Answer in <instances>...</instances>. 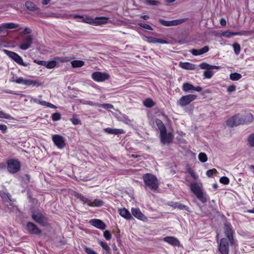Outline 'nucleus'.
Wrapping results in <instances>:
<instances>
[{
	"mask_svg": "<svg viewBox=\"0 0 254 254\" xmlns=\"http://www.w3.org/2000/svg\"><path fill=\"white\" fill-rule=\"evenodd\" d=\"M253 120V116L250 113L248 114L245 118H243L240 114H236L227 120L226 125L228 127H237L243 125L246 122V121L252 122Z\"/></svg>",
	"mask_w": 254,
	"mask_h": 254,
	"instance_id": "f257e3e1",
	"label": "nucleus"
},
{
	"mask_svg": "<svg viewBox=\"0 0 254 254\" xmlns=\"http://www.w3.org/2000/svg\"><path fill=\"white\" fill-rule=\"evenodd\" d=\"M143 182L145 190H151L156 191L159 188V183L156 177L151 174L146 173L143 176Z\"/></svg>",
	"mask_w": 254,
	"mask_h": 254,
	"instance_id": "f03ea898",
	"label": "nucleus"
},
{
	"mask_svg": "<svg viewBox=\"0 0 254 254\" xmlns=\"http://www.w3.org/2000/svg\"><path fill=\"white\" fill-rule=\"evenodd\" d=\"M160 132V140L163 144L170 143L174 138L171 128H159Z\"/></svg>",
	"mask_w": 254,
	"mask_h": 254,
	"instance_id": "7ed1b4c3",
	"label": "nucleus"
},
{
	"mask_svg": "<svg viewBox=\"0 0 254 254\" xmlns=\"http://www.w3.org/2000/svg\"><path fill=\"white\" fill-rule=\"evenodd\" d=\"M2 51L8 57L11 58L13 61L20 65L28 66L30 65L29 63L23 62L22 58L17 53L5 49L2 50Z\"/></svg>",
	"mask_w": 254,
	"mask_h": 254,
	"instance_id": "20e7f679",
	"label": "nucleus"
},
{
	"mask_svg": "<svg viewBox=\"0 0 254 254\" xmlns=\"http://www.w3.org/2000/svg\"><path fill=\"white\" fill-rule=\"evenodd\" d=\"M78 198L84 204H87L90 207H100L104 204V202L101 199H95L92 200L89 198L84 197L83 195L80 194Z\"/></svg>",
	"mask_w": 254,
	"mask_h": 254,
	"instance_id": "39448f33",
	"label": "nucleus"
},
{
	"mask_svg": "<svg viewBox=\"0 0 254 254\" xmlns=\"http://www.w3.org/2000/svg\"><path fill=\"white\" fill-rule=\"evenodd\" d=\"M32 218L35 221L41 225L45 226L47 223L46 217L39 210L33 212Z\"/></svg>",
	"mask_w": 254,
	"mask_h": 254,
	"instance_id": "423d86ee",
	"label": "nucleus"
},
{
	"mask_svg": "<svg viewBox=\"0 0 254 254\" xmlns=\"http://www.w3.org/2000/svg\"><path fill=\"white\" fill-rule=\"evenodd\" d=\"M188 20V18H182L179 19L173 20L171 21H167L163 19H159L158 21L163 26H177L182 23L185 22Z\"/></svg>",
	"mask_w": 254,
	"mask_h": 254,
	"instance_id": "0eeeda50",
	"label": "nucleus"
},
{
	"mask_svg": "<svg viewBox=\"0 0 254 254\" xmlns=\"http://www.w3.org/2000/svg\"><path fill=\"white\" fill-rule=\"evenodd\" d=\"M224 233L227 237L231 245H235V241L233 238L234 231L232 230V227L230 223L225 222L224 224Z\"/></svg>",
	"mask_w": 254,
	"mask_h": 254,
	"instance_id": "6e6552de",
	"label": "nucleus"
},
{
	"mask_svg": "<svg viewBox=\"0 0 254 254\" xmlns=\"http://www.w3.org/2000/svg\"><path fill=\"white\" fill-rule=\"evenodd\" d=\"M196 97V95L193 94L183 96L178 101V104L181 107H184L194 100Z\"/></svg>",
	"mask_w": 254,
	"mask_h": 254,
	"instance_id": "1a4fd4ad",
	"label": "nucleus"
},
{
	"mask_svg": "<svg viewBox=\"0 0 254 254\" xmlns=\"http://www.w3.org/2000/svg\"><path fill=\"white\" fill-rule=\"evenodd\" d=\"M20 168V164L19 162L15 160H10L7 163V169L11 173H15L18 172Z\"/></svg>",
	"mask_w": 254,
	"mask_h": 254,
	"instance_id": "9d476101",
	"label": "nucleus"
},
{
	"mask_svg": "<svg viewBox=\"0 0 254 254\" xmlns=\"http://www.w3.org/2000/svg\"><path fill=\"white\" fill-rule=\"evenodd\" d=\"M91 76L95 81L97 82H102L110 78V75L108 73L98 71L93 72Z\"/></svg>",
	"mask_w": 254,
	"mask_h": 254,
	"instance_id": "9b49d317",
	"label": "nucleus"
},
{
	"mask_svg": "<svg viewBox=\"0 0 254 254\" xmlns=\"http://www.w3.org/2000/svg\"><path fill=\"white\" fill-rule=\"evenodd\" d=\"M52 140L58 148L62 149L64 147L65 145V140L61 135H53Z\"/></svg>",
	"mask_w": 254,
	"mask_h": 254,
	"instance_id": "f8f14e48",
	"label": "nucleus"
},
{
	"mask_svg": "<svg viewBox=\"0 0 254 254\" xmlns=\"http://www.w3.org/2000/svg\"><path fill=\"white\" fill-rule=\"evenodd\" d=\"M15 82L26 85H32L33 86H39L41 85V83L30 79H26L22 77L17 78L15 80Z\"/></svg>",
	"mask_w": 254,
	"mask_h": 254,
	"instance_id": "ddd939ff",
	"label": "nucleus"
},
{
	"mask_svg": "<svg viewBox=\"0 0 254 254\" xmlns=\"http://www.w3.org/2000/svg\"><path fill=\"white\" fill-rule=\"evenodd\" d=\"M219 250L221 254H229V244L227 239L225 238L221 239Z\"/></svg>",
	"mask_w": 254,
	"mask_h": 254,
	"instance_id": "4468645a",
	"label": "nucleus"
},
{
	"mask_svg": "<svg viewBox=\"0 0 254 254\" xmlns=\"http://www.w3.org/2000/svg\"><path fill=\"white\" fill-rule=\"evenodd\" d=\"M32 42V36L28 35L23 39L22 43L19 45V48L22 50H26L30 47Z\"/></svg>",
	"mask_w": 254,
	"mask_h": 254,
	"instance_id": "2eb2a0df",
	"label": "nucleus"
},
{
	"mask_svg": "<svg viewBox=\"0 0 254 254\" xmlns=\"http://www.w3.org/2000/svg\"><path fill=\"white\" fill-rule=\"evenodd\" d=\"M89 223L95 228L102 230H105L106 228V224L100 219H91L89 221Z\"/></svg>",
	"mask_w": 254,
	"mask_h": 254,
	"instance_id": "dca6fc26",
	"label": "nucleus"
},
{
	"mask_svg": "<svg viewBox=\"0 0 254 254\" xmlns=\"http://www.w3.org/2000/svg\"><path fill=\"white\" fill-rule=\"evenodd\" d=\"M182 89L185 92H188L191 90L200 92L202 91V88L200 86H198L197 87H194L192 84L189 82H185L183 84Z\"/></svg>",
	"mask_w": 254,
	"mask_h": 254,
	"instance_id": "f3484780",
	"label": "nucleus"
},
{
	"mask_svg": "<svg viewBox=\"0 0 254 254\" xmlns=\"http://www.w3.org/2000/svg\"><path fill=\"white\" fill-rule=\"evenodd\" d=\"M26 227L27 231L31 234L38 235L41 233V231L37 226L32 222H28Z\"/></svg>",
	"mask_w": 254,
	"mask_h": 254,
	"instance_id": "a211bd4d",
	"label": "nucleus"
},
{
	"mask_svg": "<svg viewBox=\"0 0 254 254\" xmlns=\"http://www.w3.org/2000/svg\"><path fill=\"white\" fill-rule=\"evenodd\" d=\"M163 241L175 247L179 246L180 245L179 240L174 237L168 236L164 237Z\"/></svg>",
	"mask_w": 254,
	"mask_h": 254,
	"instance_id": "6ab92c4d",
	"label": "nucleus"
},
{
	"mask_svg": "<svg viewBox=\"0 0 254 254\" xmlns=\"http://www.w3.org/2000/svg\"><path fill=\"white\" fill-rule=\"evenodd\" d=\"M131 213L133 216L135 218L141 220H144L146 219V217L144 216V214L141 212L140 210L138 208H132Z\"/></svg>",
	"mask_w": 254,
	"mask_h": 254,
	"instance_id": "aec40b11",
	"label": "nucleus"
},
{
	"mask_svg": "<svg viewBox=\"0 0 254 254\" xmlns=\"http://www.w3.org/2000/svg\"><path fill=\"white\" fill-rule=\"evenodd\" d=\"M209 49L208 46H205L200 49H191L190 50V52L194 56H198L207 53L209 51Z\"/></svg>",
	"mask_w": 254,
	"mask_h": 254,
	"instance_id": "412c9836",
	"label": "nucleus"
},
{
	"mask_svg": "<svg viewBox=\"0 0 254 254\" xmlns=\"http://www.w3.org/2000/svg\"><path fill=\"white\" fill-rule=\"evenodd\" d=\"M168 205L173 208H177L180 210H185L188 212H190V208L185 205L182 204L180 202H171Z\"/></svg>",
	"mask_w": 254,
	"mask_h": 254,
	"instance_id": "4be33fe9",
	"label": "nucleus"
},
{
	"mask_svg": "<svg viewBox=\"0 0 254 254\" xmlns=\"http://www.w3.org/2000/svg\"><path fill=\"white\" fill-rule=\"evenodd\" d=\"M190 189L191 191L195 195L203 190L201 185H199V184L196 183H191L190 184Z\"/></svg>",
	"mask_w": 254,
	"mask_h": 254,
	"instance_id": "5701e85b",
	"label": "nucleus"
},
{
	"mask_svg": "<svg viewBox=\"0 0 254 254\" xmlns=\"http://www.w3.org/2000/svg\"><path fill=\"white\" fill-rule=\"evenodd\" d=\"M118 212L122 217L127 220H130L132 218L131 214L130 213L129 211L125 208H119L118 209Z\"/></svg>",
	"mask_w": 254,
	"mask_h": 254,
	"instance_id": "b1692460",
	"label": "nucleus"
},
{
	"mask_svg": "<svg viewBox=\"0 0 254 254\" xmlns=\"http://www.w3.org/2000/svg\"><path fill=\"white\" fill-rule=\"evenodd\" d=\"M146 41L150 43H159L161 44H168V42L166 40L157 39L153 37H147L145 36Z\"/></svg>",
	"mask_w": 254,
	"mask_h": 254,
	"instance_id": "393cba45",
	"label": "nucleus"
},
{
	"mask_svg": "<svg viewBox=\"0 0 254 254\" xmlns=\"http://www.w3.org/2000/svg\"><path fill=\"white\" fill-rule=\"evenodd\" d=\"M195 196L202 203H205L209 199V196L203 190L197 194Z\"/></svg>",
	"mask_w": 254,
	"mask_h": 254,
	"instance_id": "a878e982",
	"label": "nucleus"
},
{
	"mask_svg": "<svg viewBox=\"0 0 254 254\" xmlns=\"http://www.w3.org/2000/svg\"><path fill=\"white\" fill-rule=\"evenodd\" d=\"M179 66L183 69L188 70H193L195 68V65L189 62H180Z\"/></svg>",
	"mask_w": 254,
	"mask_h": 254,
	"instance_id": "bb28decb",
	"label": "nucleus"
},
{
	"mask_svg": "<svg viewBox=\"0 0 254 254\" xmlns=\"http://www.w3.org/2000/svg\"><path fill=\"white\" fill-rule=\"evenodd\" d=\"M104 131L109 133V134H121L124 133V131L122 129H117L114 128H105L104 129Z\"/></svg>",
	"mask_w": 254,
	"mask_h": 254,
	"instance_id": "cd10ccee",
	"label": "nucleus"
},
{
	"mask_svg": "<svg viewBox=\"0 0 254 254\" xmlns=\"http://www.w3.org/2000/svg\"><path fill=\"white\" fill-rule=\"evenodd\" d=\"M25 6L28 10L31 11H36L38 9L36 4L32 1H26L25 3Z\"/></svg>",
	"mask_w": 254,
	"mask_h": 254,
	"instance_id": "c85d7f7f",
	"label": "nucleus"
},
{
	"mask_svg": "<svg viewBox=\"0 0 254 254\" xmlns=\"http://www.w3.org/2000/svg\"><path fill=\"white\" fill-rule=\"evenodd\" d=\"M108 18L106 17H96L95 18L94 25H100L106 24Z\"/></svg>",
	"mask_w": 254,
	"mask_h": 254,
	"instance_id": "c756f323",
	"label": "nucleus"
},
{
	"mask_svg": "<svg viewBox=\"0 0 254 254\" xmlns=\"http://www.w3.org/2000/svg\"><path fill=\"white\" fill-rule=\"evenodd\" d=\"M3 27L4 29H14L19 27V24L14 23H3Z\"/></svg>",
	"mask_w": 254,
	"mask_h": 254,
	"instance_id": "7c9ffc66",
	"label": "nucleus"
},
{
	"mask_svg": "<svg viewBox=\"0 0 254 254\" xmlns=\"http://www.w3.org/2000/svg\"><path fill=\"white\" fill-rule=\"evenodd\" d=\"M73 67H80L84 65V63L82 61L75 60L71 63Z\"/></svg>",
	"mask_w": 254,
	"mask_h": 254,
	"instance_id": "2f4dec72",
	"label": "nucleus"
},
{
	"mask_svg": "<svg viewBox=\"0 0 254 254\" xmlns=\"http://www.w3.org/2000/svg\"><path fill=\"white\" fill-rule=\"evenodd\" d=\"M143 105L147 108H151L155 105V103L151 98H147L143 101Z\"/></svg>",
	"mask_w": 254,
	"mask_h": 254,
	"instance_id": "473e14b6",
	"label": "nucleus"
},
{
	"mask_svg": "<svg viewBox=\"0 0 254 254\" xmlns=\"http://www.w3.org/2000/svg\"><path fill=\"white\" fill-rule=\"evenodd\" d=\"M242 75L240 73L234 72L231 73L230 75V79L233 81H237L242 78Z\"/></svg>",
	"mask_w": 254,
	"mask_h": 254,
	"instance_id": "72a5a7b5",
	"label": "nucleus"
},
{
	"mask_svg": "<svg viewBox=\"0 0 254 254\" xmlns=\"http://www.w3.org/2000/svg\"><path fill=\"white\" fill-rule=\"evenodd\" d=\"M199 160L202 163H205L207 161V156L205 153L200 152L198 155Z\"/></svg>",
	"mask_w": 254,
	"mask_h": 254,
	"instance_id": "f704fd0d",
	"label": "nucleus"
},
{
	"mask_svg": "<svg viewBox=\"0 0 254 254\" xmlns=\"http://www.w3.org/2000/svg\"><path fill=\"white\" fill-rule=\"evenodd\" d=\"M144 2L148 5H158L160 4V2L156 0H144Z\"/></svg>",
	"mask_w": 254,
	"mask_h": 254,
	"instance_id": "c9c22d12",
	"label": "nucleus"
},
{
	"mask_svg": "<svg viewBox=\"0 0 254 254\" xmlns=\"http://www.w3.org/2000/svg\"><path fill=\"white\" fill-rule=\"evenodd\" d=\"M56 64L57 63L55 61H51L48 62H46V65H45V66L48 68L51 69L55 67Z\"/></svg>",
	"mask_w": 254,
	"mask_h": 254,
	"instance_id": "e433bc0d",
	"label": "nucleus"
},
{
	"mask_svg": "<svg viewBox=\"0 0 254 254\" xmlns=\"http://www.w3.org/2000/svg\"><path fill=\"white\" fill-rule=\"evenodd\" d=\"M99 244L101 246V247L107 252H110V248L106 243L103 241H99Z\"/></svg>",
	"mask_w": 254,
	"mask_h": 254,
	"instance_id": "4c0bfd02",
	"label": "nucleus"
},
{
	"mask_svg": "<svg viewBox=\"0 0 254 254\" xmlns=\"http://www.w3.org/2000/svg\"><path fill=\"white\" fill-rule=\"evenodd\" d=\"M248 142L251 147H254V133L249 135L248 138Z\"/></svg>",
	"mask_w": 254,
	"mask_h": 254,
	"instance_id": "58836bf2",
	"label": "nucleus"
},
{
	"mask_svg": "<svg viewBox=\"0 0 254 254\" xmlns=\"http://www.w3.org/2000/svg\"><path fill=\"white\" fill-rule=\"evenodd\" d=\"M233 47L235 54L236 55L239 54V53L240 52V50H241L240 45L238 43H234L233 45Z\"/></svg>",
	"mask_w": 254,
	"mask_h": 254,
	"instance_id": "ea45409f",
	"label": "nucleus"
},
{
	"mask_svg": "<svg viewBox=\"0 0 254 254\" xmlns=\"http://www.w3.org/2000/svg\"><path fill=\"white\" fill-rule=\"evenodd\" d=\"M138 25L140 27H142V28H143L144 29L149 30H153V29H152V28L151 27V26H150L149 25L147 24H146L145 23H138Z\"/></svg>",
	"mask_w": 254,
	"mask_h": 254,
	"instance_id": "a19ab883",
	"label": "nucleus"
},
{
	"mask_svg": "<svg viewBox=\"0 0 254 254\" xmlns=\"http://www.w3.org/2000/svg\"><path fill=\"white\" fill-rule=\"evenodd\" d=\"M213 71H212L210 70H205L203 72V75L204 76L205 78H211V77L213 75Z\"/></svg>",
	"mask_w": 254,
	"mask_h": 254,
	"instance_id": "79ce46f5",
	"label": "nucleus"
},
{
	"mask_svg": "<svg viewBox=\"0 0 254 254\" xmlns=\"http://www.w3.org/2000/svg\"><path fill=\"white\" fill-rule=\"evenodd\" d=\"M237 34L236 33V32H232L230 31H226L223 33V35L224 37H227V38H230L233 36L237 35Z\"/></svg>",
	"mask_w": 254,
	"mask_h": 254,
	"instance_id": "37998d69",
	"label": "nucleus"
},
{
	"mask_svg": "<svg viewBox=\"0 0 254 254\" xmlns=\"http://www.w3.org/2000/svg\"><path fill=\"white\" fill-rule=\"evenodd\" d=\"M104 237L107 241H109L112 238V235L109 231L106 230L104 232Z\"/></svg>",
	"mask_w": 254,
	"mask_h": 254,
	"instance_id": "c03bdc74",
	"label": "nucleus"
},
{
	"mask_svg": "<svg viewBox=\"0 0 254 254\" xmlns=\"http://www.w3.org/2000/svg\"><path fill=\"white\" fill-rule=\"evenodd\" d=\"M199 66L201 69L210 70V65L206 63H201L199 64Z\"/></svg>",
	"mask_w": 254,
	"mask_h": 254,
	"instance_id": "a18cd8bd",
	"label": "nucleus"
},
{
	"mask_svg": "<svg viewBox=\"0 0 254 254\" xmlns=\"http://www.w3.org/2000/svg\"><path fill=\"white\" fill-rule=\"evenodd\" d=\"M229 182V179L226 177L224 176L220 179V182L224 185H228Z\"/></svg>",
	"mask_w": 254,
	"mask_h": 254,
	"instance_id": "49530a36",
	"label": "nucleus"
},
{
	"mask_svg": "<svg viewBox=\"0 0 254 254\" xmlns=\"http://www.w3.org/2000/svg\"><path fill=\"white\" fill-rule=\"evenodd\" d=\"M61 115L59 113H55L52 115V120L54 121H58L61 119Z\"/></svg>",
	"mask_w": 254,
	"mask_h": 254,
	"instance_id": "de8ad7c7",
	"label": "nucleus"
},
{
	"mask_svg": "<svg viewBox=\"0 0 254 254\" xmlns=\"http://www.w3.org/2000/svg\"><path fill=\"white\" fill-rule=\"evenodd\" d=\"M98 106L102 107L104 109H112L113 108V105L111 104H99Z\"/></svg>",
	"mask_w": 254,
	"mask_h": 254,
	"instance_id": "09e8293b",
	"label": "nucleus"
},
{
	"mask_svg": "<svg viewBox=\"0 0 254 254\" xmlns=\"http://www.w3.org/2000/svg\"><path fill=\"white\" fill-rule=\"evenodd\" d=\"M84 250L87 254H98L92 249L86 247H84Z\"/></svg>",
	"mask_w": 254,
	"mask_h": 254,
	"instance_id": "8fccbe9b",
	"label": "nucleus"
},
{
	"mask_svg": "<svg viewBox=\"0 0 254 254\" xmlns=\"http://www.w3.org/2000/svg\"><path fill=\"white\" fill-rule=\"evenodd\" d=\"M70 120L74 125H81L80 120L76 118H73Z\"/></svg>",
	"mask_w": 254,
	"mask_h": 254,
	"instance_id": "3c124183",
	"label": "nucleus"
},
{
	"mask_svg": "<svg viewBox=\"0 0 254 254\" xmlns=\"http://www.w3.org/2000/svg\"><path fill=\"white\" fill-rule=\"evenodd\" d=\"M83 21L85 23L92 24L94 25L95 19L91 18H87L85 19H83Z\"/></svg>",
	"mask_w": 254,
	"mask_h": 254,
	"instance_id": "603ef678",
	"label": "nucleus"
},
{
	"mask_svg": "<svg viewBox=\"0 0 254 254\" xmlns=\"http://www.w3.org/2000/svg\"><path fill=\"white\" fill-rule=\"evenodd\" d=\"M214 172H216V170L215 169H210L207 171L206 172V175L208 177H211L213 176V174Z\"/></svg>",
	"mask_w": 254,
	"mask_h": 254,
	"instance_id": "864d4df0",
	"label": "nucleus"
},
{
	"mask_svg": "<svg viewBox=\"0 0 254 254\" xmlns=\"http://www.w3.org/2000/svg\"><path fill=\"white\" fill-rule=\"evenodd\" d=\"M155 122L157 127H165L161 120L157 119L156 120Z\"/></svg>",
	"mask_w": 254,
	"mask_h": 254,
	"instance_id": "5fc2aeb1",
	"label": "nucleus"
},
{
	"mask_svg": "<svg viewBox=\"0 0 254 254\" xmlns=\"http://www.w3.org/2000/svg\"><path fill=\"white\" fill-rule=\"evenodd\" d=\"M84 104H85V105H90V106H98V104L97 103H94L92 101H85L83 103Z\"/></svg>",
	"mask_w": 254,
	"mask_h": 254,
	"instance_id": "6e6d98bb",
	"label": "nucleus"
},
{
	"mask_svg": "<svg viewBox=\"0 0 254 254\" xmlns=\"http://www.w3.org/2000/svg\"><path fill=\"white\" fill-rule=\"evenodd\" d=\"M10 116L8 114H5L2 111H0V118L4 119H9Z\"/></svg>",
	"mask_w": 254,
	"mask_h": 254,
	"instance_id": "4d7b16f0",
	"label": "nucleus"
},
{
	"mask_svg": "<svg viewBox=\"0 0 254 254\" xmlns=\"http://www.w3.org/2000/svg\"><path fill=\"white\" fill-rule=\"evenodd\" d=\"M236 90V86L234 85H231L228 86L227 88V91L229 92H232Z\"/></svg>",
	"mask_w": 254,
	"mask_h": 254,
	"instance_id": "13d9d810",
	"label": "nucleus"
},
{
	"mask_svg": "<svg viewBox=\"0 0 254 254\" xmlns=\"http://www.w3.org/2000/svg\"><path fill=\"white\" fill-rule=\"evenodd\" d=\"M31 33V30L30 28L26 27L24 30L21 32V34H29Z\"/></svg>",
	"mask_w": 254,
	"mask_h": 254,
	"instance_id": "bf43d9fd",
	"label": "nucleus"
},
{
	"mask_svg": "<svg viewBox=\"0 0 254 254\" xmlns=\"http://www.w3.org/2000/svg\"><path fill=\"white\" fill-rule=\"evenodd\" d=\"M34 62L38 65L45 66L46 65V61H37L35 60Z\"/></svg>",
	"mask_w": 254,
	"mask_h": 254,
	"instance_id": "052dcab7",
	"label": "nucleus"
},
{
	"mask_svg": "<svg viewBox=\"0 0 254 254\" xmlns=\"http://www.w3.org/2000/svg\"><path fill=\"white\" fill-rule=\"evenodd\" d=\"M220 24L222 26H225L226 25V21L225 19L223 18H222L220 20Z\"/></svg>",
	"mask_w": 254,
	"mask_h": 254,
	"instance_id": "680f3d73",
	"label": "nucleus"
},
{
	"mask_svg": "<svg viewBox=\"0 0 254 254\" xmlns=\"http://www.w3.org/2000/svg\"><path fill=\"white\" fill-rule=\"evenodd\" d=\"M46 106L53 109H56L57 108L55 105L49 102L47 103Z\"/></svg>",
	"mask_w": 254,
	"mask_h": 254,
	"instance_id": "e2e57ef3",
	"label": "nucleus"
},
{
	"mask_svg": "<svg viewBox=\"0 0 254 254\" xmlns=\"http://www.w3.org/2000/svg\"><path fill=\"white\" fill-rule=\"evenodd\" d=\"M220 68V66H219L210 65V69H219Z\"/></svg>",
	"mask_w": 254,
	"mask_h": 254,
	"instance_id": "0e129e2a",
	"label": "nucleus"
},
{
	"mask_svg": "<svg viewBox=\"0 0 254 254\" xmlns=\"http://www.w3.org/2000/svg\"><path fill=\"white\" fill-rule=\"evenodd\" d=\"M247 33H248V32L246 31H243L239 32H236V33L237 34V35H246Z\"/></svg>",
	"mask_w": 254,
	"mask_h": 254,
	"instance_id": "69168bd1",
	"label": "nucleus"
},
{
	"mask_svg": "<svg viewBox=\"0 0 254 254\" xmlns=\"http://www.w3.org/2000/svg\"><path fill=\"white\" fill-rule=\"evenodd\" d=\"M190 174L191 175V176L194 179H196L197 178V176L196 175V174L193 172V171H191L190 172Z\"/></svg>",
	"mask_w": 254,
	"mask_h": 254,
	"instance_id": "338daca9",
	"label": "nucleus"
},
{
	"mask_svg": "<svg viewBox=\"0 0 254 254\" xmlns=\"http://www.w3.org/2000/svg\"><path fill=\"white\" fill-rule=\"evenodd\" d=\"M141 18L143 19L144 20H147L149 18V16L147 15H141Z\"/></svg>",
	"mask_w": 254,
	"mask_h": 254,
	"instance_id": "774afa93",
	"label": "nucleus"
}]
</instances>
